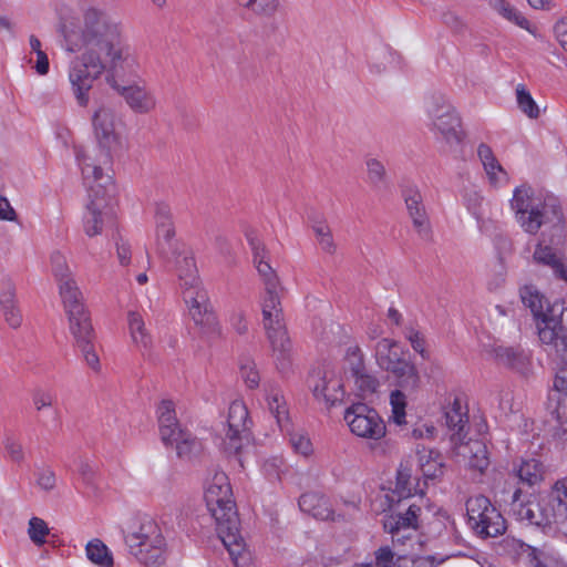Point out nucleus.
<instances>
[{"mask_svg": "<svg viewBox=\"0 0 567 567\" xmlns=\"http://www.w3.org/2000/svg\"><path fill=\"white\" fill-rule=\"evenodd\" d=\"M511 206L525 233L535 235L540 231L534 260L549 266L557 278L567 281V270L550 247L561 245L566 239V224L558 199L553 196L536 198L530 187L522 185L514 190Z\"/></svg>", "mask_w": 567, "mask_h": 567, "instance_id": "obj_1", "label": "nucleus"}, {"mask_svg": "<svg viewBox=\"0 0 567 567\" xmlns=\"http://www.w3.org/2000/svg\"><path fill=\"white\" fill-rule=\"evenodd\" d=\"M64 40L66 50L70 52L84 48L85 51L102 54L110 62L113 72H120L135 64L131 47L123 38L120 23L99 8L85 9L80 33L66 32Z\"/></svg>", "mask_w": 567, "mask_h": 567, "instance_id": "obj_2", "label": "nucleus"}, {"mask_svg": "<svg viewBox=\"0 0 567 567\" xmlns=\"http://www.w3.org/2000/svg\"><path fill=\"white\" fill-rule=\"evenodd\" d=\"M204 498L208 512L216 522L218 536L227 548L235 567L248 566L250 554L239 534V518L233 498V489L228 476L224 472L214 473L207 483Z\"/></svg>", "mask_w": 567, "mask_h": 567, "instance_id": "obj_3", "label": "nucleus"}, {"mask_svg": "<svg viewBox=\"0 0 567 567\" xmlns=\"http://www.w3.org/2000/svg\"><path fill=\"white\" fill-rule=\"evenodd\" d=\"M94 135L97 141V148L93 153L78 152L83 179L93 178L94 182L105 179L104 168L110 166L115 154L124 148L121 134L116 130V116L113 109L100 106L92 116Z\"/></svg>", "mask_w": 567, "mask_h": 567, "instance_id": "obj_4", "label": "nucleus"}, {"mask_svg": "<svg viewBox=\"0 0 567 567\" xmlns=\"http://www.w3.org/2000/svg\"><path fill=\"white\" fill-rule=\"evenodd\" d=\"M539 340L548 352H554L563 362L556 373L554 392L548 399V410L555 415L558 425L554 436L561 443L567 442V327L558 319L550 318L540 323Z\"/></svg>", "mask_w": 567, "mask_h": 567, "instance_id": "obj_5", "label": "nucleus"}, {"mask_svg": "<svg viewBox=\"0 0 567 567\" xmlns=\"http://www.w3.org/2000/svg\"><path fill=\"white\" fill-rule=\"evenodd\" d=\"M284 288L264 290L260 296L262 327L272 349L276 365L280 373L291 368L292 343L288 336L281 303Z\"/></svg>", "mask_w": 567, "mask_h": 567, "instance_id": "obj_6", "label": "nucleus"}, {"mask_svg": "<svg viewBox=\"0 0 567 567\" xmlns=\"http://www.w3.org/2000/svg\"><path fill=\"white\" fill-rule=\"evenodd\" d=\"M87 186L89 203L84 215L83 227L87 236L94 237L102 234L106 226L114 224L115 199L114 185L109 176V182L93 178L84 181Z\"/></svg>", "mask_w": 567, "mask_h": 567, "instance_id": "obj_7", "label": "nucleus"}, {"mask_svg": "<svg viewBox=\"0 0 567 567\" xmlns=\"http://www.w3.org/2000/svg\"><path fill=\"white\" fill-rule=\"evenodd\" d=\"M105 71L109 72V75L122 76L125 69L113 72L110 62L102 54L85 50L71 61L68 78L79 105L86 106L89 104V92L93 87V83Z\"/></svg>", "mask_w": 567, "mask_h": 567, "instance_id": "obj_8", "label": "nucleus"}, {"mask_svg": "<svg viewBox=\"0 0 567 567\" xmlns=\"http://www.w3.org/2000/svg\"><path fill=\"white\" fill-rule=\"evenodd\" d=\"M426 114L430 120V128L436 137L450 145H458L463 142L461 117L443 96L430 97L426 102Z\"/></svg>", "mask_w": 567, "mask_h": 567, "instance_id": "obj_9", "label": "nucleus"}, {"mask_svg": "<svg viewBox=\"0 0 567 567\" xmlns=\"http://www.w3.org/2000/svg\"><path fill=\"white\" fill-rule=\"evenodd\" d=\"M467 524L482 538L497 537L506 530L501 512L484 495H475L466 502Z\"/></svg>", "mask_w": 567, "mask_h": 567, "instance_id": "obj_10", "label": "nucleus"}, {"mask_svg": "<svg viewBox=\"0 0 567 567\" xmlns=\"http://www.w3.org/2000/svg\"><path fill=\"white\" fill-rule=\"evenodd\" d=\"M250 424L248 409L243 401L230 403L227 415V430L221 447L228 455L239 456L243 449L250 442Z\"/></svg>", "mask_w": 567, "mask_h": 567, "instance_id": "obj_11", "label": "nucleus"}, {"mask_svg": "<svg viewBox=\"0 0 567 567\" xmlns=\"http://www.w3.org/2000/svg\"><path fill=\"white\" fill-rule=\"evenodd\" d=\"M350 431L362 439L379 441L386 434V426L379 413L364 403H353L344 411Z\"/></svg>", "mask_w": 567, "mask_h": 567, "instance_id": "obj_12", "label": "nucleus"}, {"mask_svg": "<svg viewBox=\"0 0 567 567\" xmlns=\"http://www.w3.org/2000/svg\"><path fill=\"white\" fill-rule=\"evenodd\" d=\"M522 492L515 491L511 503V512L517 520L526 522L529 525L550 528L557 522L554 504L550 502H537L520 499Z\"/></svg>", "mask_w": 567, "mask_h": 567, "instance_id": "obj_13", "label": "nucleus"}, {"mask_svg": "<svg viewBox=\"0 0 567 567\" xmlns=\"http://www.w3.org/2000/svg\"><path fill=\"white\" fill-rule=\"evenodd\" d=\"M187 289L183 291V298L188 307V312L194 322L204 328L212 329L216 326L217 320L210 305L208 293L202 286H194L196 280L193 276H189Z\"/></svg>", "mask_w": 567, "mask_h": 567, "instance_id": "obj_14", "label": "nucleus"}, {"mask_svg": "<svg viewBox=\"0 0 567 567\" xmlns=\"http://www.w3.org/2000/svg\"><path fill=\"white\" fill-rule=\"evenodd\" d=\"M308 383L315 399L324 403L327 408L333 406L343 398L341 379L332 369H315L309 375Z\"/></svg>", "mask_w": 567, "mask_h": 567, "instance_id": "obj_15", "label": "nucleus"}, {"mask_svg": "<svg viewBox=\"0 0 567 567\" xmlns=\"http://www.w3.org/2000/svg\"><path fill=\"white\" fill-rule=\"evenodd\" d=\"M118 78L120 76L107 75L106 82L124 99L128 107L134 113L147 114L155 110V95L145 84H122L120 83Z\"/></svg>", "mask_w": 567, "mask_h": 567, "instance_id": "obj_16", "label": "nucleus"}, {"mask_svg": "<svg viewBox=\"0 0 567 567\" xmlns=\"http://www.w3.org/2000/svg\"><path fill=\"white\" fill-rule=\"evenodd\" d=\"M402 197L414 229L420 237L427 239L431 235V224L420 189L412 185L405 186Z\"/></svg>", "mask_w": 567, "mask_h": 567, "instance_id": "obj_17", "label": "nucleus"}, {"mask_svg": "<svg viewBox=\"0 0 567 567\" xmlns=\"http://www.w3.org/2000/svg\"><path fill=\"white\" fill-rule=\"evenodd\" d=\"M520 299L525 307L529 308L535 321H536V328L537 333L539 334L540 323L543 321H546L550 318H556L559 321L560 326H564L563 323V309H558L556 307H549L547 306L545 309L546 300L544 297L532 286H525L520 289Z\"/></svg>", "mask_w": 567, "mask_h": 567, "instance_id": "obj_18", "label": "nucleus"}, {"mask_svg": "<svg viewBox=\"0 0 567 567\" xmlns=\"http://www.w3.org/2000/svg\"><path fill=\"white\" fill-rule=\"evenodd\" d=\"M347 360L349 363V371L351 377L354 379V384L360 392V395L367 396L374 393L379 386V381L375 377L368 373L360 348H349L347 351Z\"/></svg>", "mask_w": 567, "mask_h": 567, "instance_id": "obj_19", "label": "nucleus"}, {"mask_svg": "<svg viewBox=\"0 0 567 567\" xmlns=\"http://www.w3.org/2000/svg\"><path fill=\"white\" fill-rule=\"evenodd\" d=\"M497 362L519 373H526L530 365V357L520 346L503 347L494 349Z\"/></svg>", "mask_w": 567, "mask_h": 567, "instance_id": "obj_20", "label": "nucleus"}, {"mask_svg": "<svg viewBox=\"0 0 567 567\" xmlns=\"http://www.w3.org/2000/svg\"><path fill=\"white\" fill-rule=\"evenodd\" d=\"M162 542V530L158 525L148 517L143 518L138 526L125 536L128 548L141 547L146 542Z\"/></svg>", "mask_w": 567, "mask_h": 567, "instance_id": "obj_21", "label": "nucleus"}, {"mask_svg": "<svg viewBox=\"0 0 567 567\" xmlns=\"http://www.w3.org/2000/svg\"><path fill=\"white\" fill-rule=\"evenodd\" d=\"M265 391L268 409L276 417L278 426L281 431H289L288 409L281 390L272 383H267L265 385Z\"/></svg>", "mask_w": 567, "mask_h": 567, "instance_id": "obj_22", "label": "nucleus"}, {"mask_svg": "<svg viewBox=\"0 0 567 567\" xmlns=\"http://www.w3.org/2000/svg\"><path fill=\"white\" fill-rule=\"evenodd\" d=\"M299 507L302 512L313 516L317 519H333L329 499L318 493H305L299 498Z\"/></svg>", "mask_w": 567, "mask_h": 567, "instance_id": "obj_23", "label": "nucleus"}, {"mask_svg": "<svg viewBox=\"0 0 567 567\" xmlns=\"http://www.w3.org/2000/svg\"><path fill=\"white\" fill-rule=\"evenodd\" d=\"M404 358L403 352L396 341L388 338L381 339L375 346V360L378 365L390 371L398 365Z\"/></svg>", "mask_w": 567, "mask_h": 567, "instance_id": "obj_24", "label": "nucleus"}, {"mask_svg": "<svg viewBox=\"0 0 567 567\" xmlns=\"http://www.w3.org/2000/svg\"><path fill=\"white\" fill-rule=\"evenodd\" d=\"M388 372L394 377L398 386L404 391L414 392L421 384V377L415 364L408 359H403Z\"/></svg>", "mask_w": 567, "mask_h": 567, "instance_id": "obj_25", "label": "nucleus"}, {"mask_svg": "<svg viewBox=\"0 0 567 567\" xmlns=\"http://www.w3.org/2000/svg\"><path fill=\"white\" fill-rule=\"evenodd\" d=\"M68 318L70 331L75 339L76 346L93 341L94 331L85 308L79 310L78 315L71 310V312H68Z\"/></svg>", "mask_w": 567, "mask_h": 567, "instance_id": "obj_26", "label": "nucleus"}, {"mask_svg": "<svg viewBox=\"0 0 567 567\" xmlns=\"http://www.w3.org/2000/svg\"><path fill=\"white\" fill-rule=\"evenodd\" d=\"M421 513V507L417 505H410L404 514L399 513L389 515L383 522L384 529L390 534H395L401 529L417 528V518Z\"/></svg>", "mask_w": 567, "mask_h": 567, "instance_id": "obj_27", "label": "nucleus"}, {"mask_svg": "<svg viewBox=\"0 0 567 567\" xmlns=\"http://www.w3.org/2000/svg\"><path fill=\"white\" fill-rule=\"evenodd\" d=\"M419 465L425 480H435L443 475L444 461L440 453L433 450L417 451Z\"/></svg>", "mask_w": 567, "mask_h": 567, "instance_id": "obj_28", "label": "nucleus"}, {"mask_svg": "<svg viewBox=\"0 0 567 567\" xmlns=\"http://www.w3.org/2000/svg\"><path fill=\"white\" fill-rule=\"evenodd\" d=\"M445 424L460 440L467 424V413L463 410L462 402L458 398H454L444 411Z\"/></svg>", "mask_w": 567, "mask_h": 567, "instance_id": "obj_29", "label": "nucleus"}, {"mask_svg": "<svg viewBox=\"0 0 567 567\" xmlns=\"http://www.w3.org/2000/svg\"><path fill=\"white\" fill-rule=\"evenodd\" d=\"M59 289L66 313L72 310L78 315L79 310L85 308L82 293L73 278L59 282Z\"/></svg>", "mask_w": 567, "mask_h": 567, "instance_id": "obj_30", "label": "nucleus"}, {"mask_svg": "<svg viewBox=\"0 0 567 567\" xmlns=\"http://www.w3.org/2000/svg\"><path fill=\"white\" fill-rule=\"evenodd\" d=\"M545 466L536 458H528L522 461L517 468V476L529 486L536 485L544 480Z\"/></svg>", "mask_w": 567, "mask_h": 567, "instance_id": "obj_31", "label": "nucleus"}, {"mask_svg": "<svg viewBox=\"0 0 567 567\" xmlns=\"http://www.w3.org/2000/svg\"><path fill=\"white\" fill-rule=\"evenodd\" d=\"M127 320L133 342L140 348L148 349L152 344V338L145 328V322L141 313L130 311Z\"/></svg>", "mask_w": 567, "mask_h": 567, "instance_id": "obj_32", "label": "nucleus"}, {"mask_svg": "<svg viewBox=\"0 0 567 567\" xmlns=\"http://www.w3.org/2000/svg\"><path fill=\"white\" fill-rule=\"evenodd\" d=\"M477 155L484 166L489 182L492 184H496L498 182L497 174H505V171L498 163L492 148L487 144L481 143L477 147Z\"/></svg>", "mask_w": 567, "mask_h": 567, "instance_id": "obj_33", "label": "nucleus"}, {"mask_svg": "<svg viewBox=\"0 0 567 567\" xmlns=\"http://www.w3.org/2000/svg\"><path fill=\"white\" fill-rule=\"evenodd\" d=\"M237 2L258 18H271L279 9V0H237Z\"/></svg>", "mask_w": 567, "mask_h": 567, "instance_id": "obj_34", "label": "nucleus"}, {"mask_svg": "<svg viewBox=\"0 0 567 567\" xmlns=\"http://www.w3.org/2000/svg\"><path fill=\"white\" fill-rule=\"evenodd\" d=\"M87 558L100 567H112L113 556L109 548L100 540L93 539L87 543L86 547Z\"/></svg>", "mask_w": 567, "mask_h": 567, "instance_id": "obj_35", "label": "nucleus"}, {"mask_svg": "<svg viewBox=\"0 0 567 567\" xmlns=\"http://www.w3.org/2000/svg\"><path fill=\"white\" fill-rule=\"evenodd\" d=\"M174 444L178 457L189 461L196 457L203 449L202 442L188 431L183 434V437L174 441Z\"/></svg>", "mask_w": 567, "mask_h": 567, "instance_id": "obj_36", "label": "nucleus"}, {"mask_svg": "<svg viewBox=\"0 0 567 567\" xmlns=\"http://www.w3.org/2000/svg\"><path fill=\"white\" fill-rule=\"evenodd\" d=\"M311 227L320 248L329 255L336 254L337 245L328 223L324 219L316 220Z\"/></svg>", "mask_w": 567, "mask_h": 567, "instance_id": "obj_37", "label": "nucleus"}, {"mask_svg": "<svg viewBox=\"0 0 567 567\" xmlns=\"http://www.w3.org/2000/svg\"><path fill=\"white\" fill-rule=\"evenodd\" d=\"M415 489V480L412 477V472L409 467L401 465L396 473L395 487L393 495L398 496V501L408 498Z\"/></svg>", "mask_w": 567, "mask_h": 567, "instance_id": "obj_38", "label": "nucleus"}, {"mask_svg": "<svg viewBox=\"0 0 567 567\" xmlns=\"http://www.w3.org/2000/svg\"><path fill=\"white\" fill-rule=\"evenodd\" d=\"M159 434H169V425H177L175 404L171 400H163L157 408Z\"/></svg>", "mask_w": 567, "mask_h": 567, "instance_id": "obj_39", "label": "nucleus"}, {"mask_svg": "<svg viewBox=\"0 0 567 567\" xmlns=\"http://www.w3.org/2000/svg\"><path fill=\"white\" fill-rule=\"evenodd\" d=\"M516 101L519 110L529 118H538L540 110L524 84L516 86Z\"/></svg>", "mask_w": 567, "mask_h": 567, "instance_id": "obj_40", "label": "nucleus"}, {"mask_svg": "<svg viewBox=\"0 0 567 567\" xmlns=\"http://www.w3.org/2000/svg\"><path fill=\"white\" fill-rule=\"evenodd\" d=\"M177 275L179 279V285L183 291L187 289L188 285L186 282L188 281L189 276H193L196 280V284L194 286H202V281L197 275V268L195 265V260L192 256H184L181 260H177Z\"/></svg>", "mask_w": 567, "mask_h": 567, "instance_id": "obj_41", "label": "nucleus"}, {"mask_svg": "<svg viewBox=\"0 0 567 567\" xmlns=\"http://www.w3.org/2000/svg\"><path fill=\"white\" fill-rule=\"evenodd\" d=\"M467 446L470 450V466L474 470L483 472L489 464L486 446L480 441H474Z\"/></svg>", "mask_w": 567, "mask_h": 567, "instance_id": "obj_42", "label": "nucleus"}, {"mask_svg": "<svg viewBox=\"0 0 567 567\" xmlns=\"http://www.w3.org/2000/svg\"><path fill=\"white\" fill-rule=\"evenodd\" d=\"M264 285V290H274L282 288L280 279L268 260H260L255 265Z\"/></svg>", "mask_w": 567, "mask_h": 567, "instance_id": "obj_43", "label": "nucleus"}, {"mask_svg": "<svg viewBox=\"0 0 567 567\" xmlns=\"http://www.w3.org/2000/svg\"><path fill=\"white\" fill-rule=\"evenodd\" d=\"M175 236L174 225L156 229L157 248L162 257L168 259V254L174 249L173 238Z\"/></svg>", "mask_w": 567, "mask_h": 567, "instance_id": "obj_44", "label": "nucleus"}, {"mask_svg": "<svg viewBox=\"0 0 567 567\" xmlns=\"http://www.w3.org/2000/svg\"><path fill=\"white\" fill-rule=\"evenodd\" d=\"M136 559L146 567H158L165 563V546H153L148 551L138 549Z\"/></svg>", "mask_w": 567, "mask_h": 567, "instance_id": "obj_45", "label": "nucleus"}, {"mask_svg": "<svg viewBox=\"0 0 567 567\" xmlns=\"http://www.w3.org/2000/svg\"><path fill=\"white\" fill-rule=\"evenodd\" d=\"M50 534L48 524L39 517H32L29 520L28 535L37 546L45 544V537Z\"/></svg>", "mask_w": 567, "mask_h": 567, "instance_id": "obj_46", "label": "nucleus"}, {"mask_svg": "<svg viewBox=\"0 0 567 567\" xmlns=\"http://www.w3.org/2000/svg\"><path fill=\"white\" fill-rule=\"evenodd\" d=\"M240 375L249 389L254 390L259 386L260 375L252 360L245 359L240 362Z\"/></svg>", "mask_w": 567, "mask_h": 567, "instance_id": "obj_47", "label": "nucleus"}, {"mask_svg": "<svg viewBox=\"0 0 567 567\" xmlns=\"http://www.w3.org/2000/svg\"><path fill=\"white\" fill-rule=\"evenodd\" d=\"M368 182L373 186H380L385 183L386 171L384 165L377 158H369L365 162Z\"/></svg>", "mask_w": 567, "mask_h": 567, "instance_id": "obj_48", "label": "nucleus"}, {"mask_svg": "<svg viewBox=\"0 0 567 567\" xmlns=\"http://www.w3.org/2000/svg\"><path fill=\"white\" fill-rule=\"evenodd\" d=\"M52 272L59 282L72 279L66 258L60 251H54L51 255Z\"/></svg>", "mask_w": 567, "mask_h": 567, "instance_id": "obj_49", "label": "nucleus"}, {"mask_svg": "<svg viewBox=\"0 0 567 567\" xmlns=\"http://www.w3.org/2000/svg\"><path fill=\"white\" fill-rule=\"evenodd\" d=\"M393 421L401 425L405 422V395L401 390H395L390 395Z\"/></svg>", "mask_w": 567, "mask_h": 567, "instance_id": "obj_50", "label": "nucleus"}, {"mask_svg": "<svg viewBox=\"0 0 567 567\" xmlns=\"http://www.w3.org/2000/svg\"><path fill=\"white\" fill-rule=\"evenodd\" d=\"M18 303L17 300V291L14 282L8 278L3 277L0 279V307H9Z\"/></svg>", "mask_w": 567, "mask_h": 567, "instance_id": "obj_51", "label": "nucleus"}, {"mask_svg": "<svg viewBox=\"0 0 567 567\" xmlns=\"http://www.w3.org/2000/svg\"><path fill=\"white\" fill-rule=\"evenodd\" d=\"M289 442L293 451L303 456H309L313 452V446L310 439L300 432L289 433Z\"/></svg>", "mask_w": 567, "mask_h": 567, "instance_id": "obj_52", "label": "nucleus"}, {"mask_svg": "<svg viewBox=\"0 0 567 567\" xmlns=\"http://www.w3.org/2000/svg\"><path fill=\"white\" fill-rule=\"evenodd\" d=\"M4 450L12 462L18 464L24 462V449L17 437L8 435L4 440Z\"/></svg>", "mask_w": 567, "mask_h": 567, "instance_id": "obj_53", "label": "nucleus"}, {"mask_svg": "<svg viewBox=\"0 0 567 567\" xmlns=\"http://www.w3.org/2000/svg\"><path fill=\"white\" fill-rule=\"evenodd\" d=\"M82 352L83 359L95 373L101 371L100 358L95 351L93 341L84 342L78 346Z\"/></svg>", "mask_w": 567, "mask_h": 567, "instance_id": "obj_54", "label": "nucleus"}, {"mask_svg": "<svg viewBox=\"0 0 567 567\" xmlns=\"http://www.w3.org/2000/svg\"><path fill=\"white\" fill-rule=\"evenodd\" d=\"M34 409L40 412L45 408H51L54 403V396L50 391L37 389L32 394Z\"/></svg>", "mask_w": 567, "mask_h": 567, "instance_id": "obj_55", "label": "nucleus"}, {"mask_svg": "<svg viewBox=\"0 0 567 567\" xmlns=\"http://www.w3.org/2000/svg\"><path fill=\"white\" fill-rule=\"evenodd\" d=\"M155 223H156V229L173 224L172 212L167 204L156 203V205H155Z\"/></svg>", "mask_w": 567, "mask_h": 567, "instance_id": "obj_56", "label": "nucleus"}, {"mask_svg": "<svg viewBox=\"0 0 567 567\" xmlns=\"http://www.w3.org/2000/svg\"><path fill=\"white\" fill-rule=\"evenodd\" d=\"M229 323L238 334H245L248 331V323L244 310H233L229 315Z\"/></svg>", "mask_w": 567, "mask_h": 567, "instance_id": "obj_57", "label": "nucleus"}, {"mask_svg": "<svg viewBox=\"0 0 567 567\" xmlns=\"http://www.w3.org/2000/svg\"><path fill=\"white\" fill-rule=\"evenodd\" d=\"M405 337L410 341L414 351L419 352L423 358H426L425 340L423 336L414 328L405 330Z\"/></svg>", "mask_w": 567, "mask_h": 567, "instance_id": "obj_58", "label": "nucleus"}, {"mask_svg": "<svg viewBox=\"0 0 567 567\" xmlns=\"http://www.w3.org/2000/svg\"><path fill=\"white\" fill-rule=\"evenodd\" d=\"M6 322L13 329H17L22 323V315L18 303L1 308Z\"/></svg>", "mask_w": 567, "mask_h": 567, "instance_id": "obj_59", "label": "nucleus"}, {"mask_svg": "<svg viewBox=\"0 0 567 567\" xmlns=\"http://www.w3.org/2000/svg\"><path fill=\"white\" fill-rule=\"evenodd\" d=\"M79 474L86 485H93L96 477V467L87 460H80L78 465Z\"/></svg>", "mask_w": 567, "mask_h": 567, "instance_id": "obj_60", "label": "nucleus"}, {"mask_svg": "<svg viewBox=\"0 0 567 567\" xmlns=\"http://www.w3.org/2000/svg\"><path fill=\"white\" fill-rule=\"evenodd\" d=\"M442 22L454 33H463L466 29V24L463 19L454 12H445L442 16Z\"/></svg>", "mask_w": 567, "mask_h": 567, "instance_id": "obj_61", "label": "nucleus"}, {"mask_svg": "<svg viewBox=\"0 0 567 567\" xmlns=\"http://www.w3.org/2000/svg\"><path fill=\"white\" fill-rule=\"evenodd\" d=\"M394 554L390 547H381L375 551V567H394Z\"/></svg>", "mask_w": 567, "mask_h": 567, "instance_id": "obj_62", "label": "nucleus"}, {"mask_svg": "<svg viewBox=\"0 0 567 567\" xmlns=\"http://www.w3.org/2000/svg\"><path fill=\"white\" fill-rule=\"evenodd\" d=\"M55 474L51 470H43L38 474L37 484L44 491H51L55 487Z\"/></svg>", "mask_w": 567, "mask_h": 567, "instance_id": "obj_63", "label": "nucleus"}, {"mask_svg": "<svg viewBox=\"0 0 567 567\" xmlns=\"http://www.w3.org/2000/svg\"><path fill=\"white\" fill-rule=\"evenodd\" d=\"M555 33L560 45L567 51V17L555 24Z\"/></svg>", "mask_w": 567, "mask_h": 567, "instance_id": "obj_64", "label": "nucleus"}]
</instances>
